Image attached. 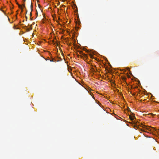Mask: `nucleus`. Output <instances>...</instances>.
I'll list each match as a JSON object with an SVG mask.
<instances>
[{
    "mask_svg": "<svg viewBox=\"0 0 159 159\" xmlns=\"http://www.w3.org/2000/svg\"><path fill=\"white\" fill-rule=\"evenodd\" d=\"M142 127L148 130L149 131H151V129H154V128L152 127L149 126H147L143 125Z\"/></svg>",
    "mask_w": 159,
    "mask_h": 159,
    "instance_id": "1",
    "label": "nucleus"
},
{
    "mask_svg": "<svg viewBox=\"0 0 159 159\" xmlns=\"http://www.w3.org/2000/svg\"><path fill=\"white\" fill-rule=\"evenodd\" d=\"M83 57L82 58H83V59H84L85 60L86 59H87V55L85 54H83Z\"/></svg>",
    "mask_w": 159,
    "mask_h": 159,
    "instance_id": "2",
    "label": "nucleus"
},
{
    "mask_svg": "<svg viewBox=\"0 0 159 159\" xmlns=\"http://www.w3.org/2000/svg\"><path fill=\"white\" fill-rule=\"evenodd\" d=\"M129 117L130 119L132 120H133L134 119V118H135V117L134 116H129Z\"/></svg>",
    "mask_w": 159,
    "mask_h": 159,
    "instance_id": "4",
    "label": "nucleus"
},
{
    "mask_svg": "<svg viewBox=\"0 0 159 159\" xmlns=\"http://www.w3.org/2000/svg\"><path fill=\"white\" fill-rule=\"evenodd\" d=\"M77 57H80V58H82V57H83V56H82H82H80V55H77Z\"/></svg>",
    "mask_w": 159,
    "mask_h": 159,
    "instance_id": "7",
    "label": "nucleus"
},
{
    "mask_svg": "<svg viewBox=\"0 0 159 159\" xmlns=\"http://www.w3.org/2000/svg\"><path fill=\"white\" fill-rule=\"evenodd\" d=\"M50 61H51V62L54 61L53 59H51L50 60Z\"/></svg>",
    "mask_w": 159,
    "mask_h": 159,
    "instance_id": "8",
    "label": "nucleus"
},
{
    "mask_svg": "<svg viewBox=\"0 0 159 159\" xmlns=\"http://www.w3.org/2000/svg\"><path fill=\"white\" fill-rule=\"evenodd\" d=\"M79 52L80 54H82L83 55V54H84V53H83L82 51H79Z\"/></svg>",
    "mask_w": 159,
    "mask_h": 159,
    "instance_id": "6",
    "label": "nucleus"
},
{
    "mask_svg": "<svg viewBox=\"0 0 159 159\" xmlns=\"http://www.w3.org/2000/svg\"><path fill=\"white\" fill-rule=\"evenodd\" d=\"M30 9H31V11L30 13V16H32V13L31 12L32 11V7H33V6H32V3H31V5H30Z\"/></svg>",
    "mask_w": 159,
    "mask_h": 159,
    "instance_id": "3",
    "label": "nucleus"
},
{
    "mask_svg": "<svg viewBox=\"0 0 159 159\" xmlns=\"http://www.w3.org/2000/svg\"><path fill=\"white\" fill-rule=\"evenodd\" d=\"M125 79H126V78H124L123 79V80H125Z\"/></svg>",
    "mask_w": 159,
    "mask_h": 159,
    "instance_id": "12",
    "label": "nucleus"
},
{
    "mask_svg": "<svg viewBox=\"0 0 159 159\" xmlns=\"http://www.w3.org/2000/svg\"><path fill=\"white\" fill-rule=\"evenodd\" d=\"M36 14H37V16H38V12L37 11H36Z\"/></svg>",
    "mask_w": 159,
    "mask_h": 159,
    "instance_id": "10",
    "label": "nucleus"
},
{
    "mask_svg": "<svg viewBox=\"0 0 159 159\" xmlns=\"http://www.w3.org/2000/svg\"><path fill=\"white\" fill-rule=\"evenodd\" d=\"M19 7H20L22 8V7H25V4H23L22 5V6L19 5Z\"/></svg>",
    "mask_w": 159,
    "mask_h": 159,
    "instance_id": "5",
    "label": "nucleus"
},
{
    "mask_svg": "<svg viewBox=\"0 0 159 159\" xmlns=\"http://www.w3.org/2000/svg\"><path fill=\"white\" fill-rule=\"evenodd\" d=\"M13 28H14V29H16V28H15V26H13Z\"/></svg>",
    "mask_w": 159,
    "mask_h": 159,
    "instance_id": "9",
    "label": "nucleus"
},
{
    "mask_svg": "<svg viewBox=\"0 0 159 159\" xmlns=\"http://www.w3.org/2000/svg\"><path fill=\"white\" fill-rule=\"evenodd\" d=\"M127 69L128 70H129V68H127Z\"/></svg>",
    "mask_w": 159,
    "mask_h": 159,
    "instance_id": "13",
    "label": "nucleus"
},
{
    "mask_svg": "<svg viewBox=\"0 0 159 159\" xmlns=\"http://www.w3.org/2000/svg\"><path fill=\"white\" fill-rule=\"evenodd\" d=\"M24 2H25V0H23Z\"/></svg>",
    "mask_w": 159,
    "mask_h": 159,
    "instance_id": "11",
    "label": "nucleus"
}]
</instances>
